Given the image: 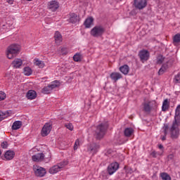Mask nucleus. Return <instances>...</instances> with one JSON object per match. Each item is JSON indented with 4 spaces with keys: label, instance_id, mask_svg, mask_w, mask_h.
<instances>
[{
    "label": "nucleus",
    "instance_id": "nucleus-11",
    "mask_svg": "<svg viewBox=\"0 0 180 180\" xmlns=\"http://www.w3.org/2000/svg\"><path fill=\"white\" fill-rule=\"evenodd\" d=\"M60 8V4L57 1H51L48 3V9L52 12H56Z\"/></svg>",
    "mask_w": 180,
    "mask_h": 180
},
{
    "label": "nucleus",
    "instance_id": "nucleus-40",
    "mask_svg": "<svg viewBox=\"0 0 180 180\" xmlns=\"http://www.w3.org/2000/svg\"><path fill=\"white\" fill-rule=\"evenodd\" d=\"M65 127L68 129V130H70V131H72L74 130V126H72V124L68 123L65 124Z\"/></svg>",
    "mask_w": 180,
    "mask_h": 180
},
{
    "label": "nucleus",
    "instance_id": "nucleus-46",
    "mask_svg": "<svg viewBox=\"0 0 180 180\" xmlns=\"http://www.w3.org/2000/svg\"><path fill=\"white\" fill-rule=\"evenodd\" d=\"M167 159H168V161L171 160H174V154H170L169 155H167Z\"/></svg>",
    "mask_w": 180,
    "mask_h": 180
},
{
    "label": "nucleus",
    "instance_id": "nucleus-7",
    "mask_svg": "<svg viewBox=\"0 0 180 180\" xmlns=\"http://www.w3.org/2000/svg\"><path fill=\"white\" fill-rule=\"evenodd\" d=\"M33 170L36 176H39L40 178L44 176L46 173V169H44V167H41L38 165H34Z\"/></svg>",
    "mask_w": 180,
    "mask_h": 180
},
{
    "label": "nucleus",
    "instance_id": "nucleus-41",
    "mask_svg": "<svg viewBox=\"0 0 180 180\" xmlns=\"http://www.w3.org/2000/svg\"><path fill=\"white\" fill-rule=\"evenodd\" d=\"M174 82L176 84H180V73H178L175 77H174Z\"/></svg>",
    "mask_w": 180,
    "mask_h": 180
},
{
    "label": "nucleus",
    "instance_id": "nucleus-26",
    "mask_svg": "<svg viewBox=\"0 0 180 180\" xmlns=\"http://www.w3.org/2000/svg\"><path fill=\"white\" fill-rule=\"evenodd\" d=\"M168 109H169V102H168V99H165L162 103V112H167Z\"/></svg>",
    "mask_w": 180,
    "mask_h": 180
},
{
    "label": "nucleus",
    "instance_id": "nucleus-20",
    "mask_svg": "<svg viewBox=\"0 0 180 180\" xmlns=\"http://www.w3.org/2000/svg\"><path fill=\"white\" fill-rule=\"evenodd\" d=\"M84 25L85 27L89 29V27H91V26H92V25H94V18L92 17L86 18L84 22Z\"/></svg>",
    "mask_w": 180,
    "mask_h": 180
},
{
    "label": "nucleus",
    "instance_id": "nucleus-43",
    "mask_svg": "<svg viewBox=\"0 0 180 180\" xmlns=\"http://www.w3.org/2000/svg\"><path fill=\"white\" fill-rule=\"evenodd\" d=\"M8 142L7 141H4L3 143H1V148H8Z\"/></svg>",
    "mask_w": 180,
    "mask_h": 180
},
{
    "label": "nucleus",
    "instance_id": "nucleus-36",
    "mask_svg": "<svg viewBox=\"0 0 180 180\" xmlns=\"http://www.w3.org/2000/svg\"><path fill=\"white\" fill-rule=\"evenodd\" d=\"M157 64H161L162 63H164V60H165V58L162 56V55H159L157 57Z\"/></svg>",
    "mask_w": 180,
    "mask_h": 180
},
{
    "label": "nucleus",
    "instance_id": "nucleus-4",
    "mask_svg": "<svg viewBox=\"0 0 180 180\" xmlns=\"http://www.w3.org/2000/svg\"><path fill=\"white\" fill-rule=\"evenodd\" d=\"M143 110L146 113H150L153 109H157L158 105L155 101H146L143 103Z\"/></svg>",
    "mask_w": 180,
    "mask_h": 180
},
{
    "label": "nucleus",
    "instance_id": "nucleus-49",
    "mask_svg": "<svg viewBox=\"0 0 180 180\" xmlns=\"http://www.w3.org/2000/svg\"><path fill=\"white\" fill-rule=\"evenodd\" d=\"M158 148H160V150H162L164 148V146L161 144L158 145Z\"/></svg>",
    "mask_w": 180,
    "mask_h": 180
},
{
    "label": "nucleus",
    "instance_id": "nucleus-21",
    "mask_svg": "<svg viewBox=\"0 0 180 180\" xmlns=\"http://www.w3.org/2000/svg\"><path fill=\"white\" fill-rule=\"evenodd\" d=\"M37 96V94L34 90H29L27 93V99H36Z\"/></svg>",
    "mask_w": 180,
    "mask_h": 180
},
{
    "label": "nucleus",
    "instance_id": "nucleus-1",
    "mask_svg": "<svg viewBox=\"0 0 180 180\" xmlns=\"http://www.w3.org/2000/svg\"><path fill=\"white\" fill-rule=\"evenodd\" d=\"M20 53V45L13 44L7 47L6 56L9 60L15 58Z\"/></svg>",
    "mask_w": 180,
    "mask_h": 180
},
{
    "label": "nucleus",
    "instance_id": "nucleus-2",
    "mask_svg": "<svg viewBox=\"0 0 180 180\" xmlns=\"http://www.w3.org/2000/svg\"><path fill=\"white\" fill-rule=\"evenodd\" d=\"M108 127H109V124L108 122H103L97 126L96 129V137L98 140H101V139H103L105 134H106V130H108Z\"/></svg>",
    "mask_w": 180,
    "mask_h": 180
},
{
    "label": "nucleus",
    "instance_id": "nucleus-23",
    "mask_svg": "<svg viewBox=\"0 0 180 180\" xmlns=\"http://www.w3.org/2000/svg\"><path fill=\"white\" fill-rule=\"evenodd\" d=\"M60 171H61L60 167L56 165L49 169V172L53 175L54 174H57V172H60Z\"/></svg>",
    "mask_w": 180,
    "mask_h": 180
},
{
    "label": "nucleus",
    "instance_id": "nucleus-14",
    "mask_svg": "<svg viewBox=\"0 0 180 180\" xmlns=\"http://www.w3.org/2000/svg\"><path fill=\"white\" fill-rule=\"evenodd\" d=\"M14 157L15 152L13 150H7L4 154L6 161H11V160H13Z\"/></svg>",
    "mask_w": 180,
    "mask_h": 180
},
{
    "label": "nucleus",
    "instance_id": "nucleus-34",
    "mask_svg": "<svg viewBox=\"0 0 180 180\" xmlns=\"http://www.w3.org/2000/svg\"><path fill=\"white\" fill-rule=\"evenodd\" d=\"M178 123H180V114H175L174 122H173V124H176V126H178Z\"/></svg>",
    "mask_w": 180,
    "mask_h": 180
},
{
    "label": "nucleus",
    "instance_id": "nucleus-16",
    "mask_svg": "<svg viewBox=\"0 0 180 180\" xmlns=\"http://www.w3.org/2000/svg\"><path fill=\"white\" fill-rule=\"evenodd\" d=\"M110 77L111 79H112V81H114L115 82H117V81H119V79H122V78H123V76H122V74L116 72H112Z\"/></svg>",
    "mask_w": 180,
    "mask_h": 180
},
{
    "label": "nucleus",
    "instance_id": "nucleus-27",
    "mask_svg": "<svg viewBox=\"0 0 180 180\" xmlns=\"http://www.w3.org/2000/svg\"><path fill=\"white\" fill-rule=\"evenodd\" d=\"M168 67H169L168 64L167 63L163 64L161 68L158 71L159 75H162V74H164V72H165V71L168 70Z\"/></svg>",
    "mask_w": 180,
    "mask_h": 180
},
{
    "label": "nucleus",
    "instance_id": "nucleus-29",
    "mask_svg": "<svg viewBox=\"0 0 180 180\" xmlns=\"http://www.w3.org/2000/svg\"><path fill=\"white\" fill-rule=\"evenodd\" d=\"M60 86V82L58 81L53 82L51 84H49V87L51 90L53 91L55 88H58Z\"/></svg>",
    "mask_w": 180,
    "mask_h": 180
},
{
    "label": "nucleus",
    "instance_id": "nucleus-51",
    "mask_svg": "<svg viewBox=\"0 0 180 180\" xmlns=\"http://www.w3.org/2000/svg\"><path fill=\"white\" fill-rule=\"evenodd\" d=\"M1 154H2V152H1V150H0V156L1 155Z\"/></svg>",
    "mask_w": 180,
    "mask_h": 180
},
{
    "label": "nucleus",
    "instance_id": "nucleus-45",
    "mask_svg": "<svg viewBox=\"0 0 180 180\" xmlns=\"http://www.w3.org/2000/svg\"><path fill=\"white\" fill-rule=\"evenodd\" d=\"M150 155L153 158H157V152H155V150L153 151L150 153Z\"/></svg>",
    "mask_w": 180,
    "mask_h": 180
},
{
    "label": "nucleus",
    "instance_id": "nucleus-50",
    "mask_svg": "<svg viewBox=\"0 0 180 180\" xmlns=\"http://www.w3.org/2000/svg\"><path fill=\"white\" fill-rule=\"evenodd\" d=\"M51 158V155H49V157L46 158V161H50Z\"/></svg>",
    "mask_w": 180,
    "mask_h": 180
},
{
    "label": "nucleus",
    "instance_id": "nucleus-5",
    "mask_svg": "<svg viewBox=\"0 0 180 180\" xmlns=\"http://www.w3.org/2000/svg\"><path fill=\"white\" fill-rule=\"evenodd\" d=\"M51 129H53V123H45V124L41 129V136H42V137H46V136H49V134H50V132L51 131Z\"/></svg>",
    "mask_w": 180,
    "mask_h": 180
},
{
    "label": "nucleus",
    "instance_id": "nucleus-35",
    "mask_svg": "<svg viewBox=\"0 0 180 180\" xmlns=\"http://www.w3.org/2000/svg\"><path fill=\"white\" fill-rule=\"evenodd\" d=\"M50 92H51V89L49 85L44 87V89H42V93L43 94H50Z\"/></svg>",
    "mask_w": 180,
    "mask_h": 180
},
{
    "label": "nucleus",
    "instance_id": "nucleus-30",
    "mask_svg": "<svg viewBox=\"0 0 180 180\" xmlns=\"http://www.w3.org/2000/svg\"><path fill=\"white\" fill-rule=\"evenodd\" d=\"M160 176L162 180H171V176L166 172L161 173Z\"/></svg>",
    "mask_w": 180,
    "mask_h": 180
},
{
    "label": "nucleus",
    "instance_id": "nucleus-8",
    "mask_svg": "<svg viewBox=\"0 0 180 180\" xmlns=\"http://www.w3.org/2000/svg\"><path fill=\"white\" fill-rule=\"evenodd\" d=\"M99 148H101V146H99V143H93L88 145L87 151L89 153H91V154H96V153L99 151Z\"/></svg>",
    "mask_w": 180,
    "mask_h": 180
},
{
    "label": "nucleus",
    "instance_id": "nucleus-9",
    "mask_svg": "<svg viewBox=\"0 0 180 180\" xmlns=\"http://www.w3.org/2000/svg\"><path fill=\"white\" fill-rule=\"evenodd\" d=\"M134 6L136 9H144L147 6V0H134Z\"/></svg>",
    "mask_w": 180,
    "mask_h": 180
},
{
    "label": "nucleus",
    "instance_id": "nucleus-47",
    "mask_svg": "<svg viewBox=\"0 0 180 180\" xmlns=\"http://www.w3.org/2000/svg\"><path fill=\"white\" fill-rule=\"evenodd\" d=\"M8 29H13V22L7 23Z\"/></svg>",
    "mask_w": 180,
    "mask_h": 180
},
{
    "label": "nucleus",
    "instance_id": "nucleus-38",
    "mask_svg": "<svg viewBox=\"0 0 180 180\" xmlns=\"http://www.w3.org/2000/svg\"><path fill=\"white\" fill-rule=\"evenodd\" d=\"M6 117H8V114L0 111V122H2V120H4V119H6Z\"/></svg>",
    "mask_w": 180,
    "mask_h": 180
},
{
    "label": "nucleus",
    "instance_id": "nucleus-42",
    "mask_svg": "<svg viewBox=\"0 0 180 180\" xmlns=\"http://www.w3.org/2000/svg\"><path fill=\"white\" fill-rule=\"evenodd\" d=\"M78 146H79V139H77L75 141V145H74V150L78 149Z\"/></svg>",
    "mask_w": 180,
    "mask_h": 180
},
{
    "label": "nucleus",
    "instance_id": "nucleus-15",
    "mask_svg": "<svg viewBox=\"0 0 180 180\" xmlns=\"http://www.w3.org/2000/svg\"><path fill=\"white\" fill-rule=\"evenodd\" d=\"M78 20H79V17L77 14L75 13H70L68 20L70 23H77Z\"/></svg>",
    "mask_w": 180,
    "mask_h": 180
},
{
    "label": "nucleus",
    "instance_id": "nucleus-17",
    "mask_svg": "<svg viewBox=\"0 0 180 180\" xmlns=\"http://www.w3.org/2000/svg\"><path fill=\"white\" fill-rule=\"evenodd\" d=\"M44 160V153H37L32 156V161L40 162Z\"/></svg>",
    "mask_w": 180,
    "mask_h": 180
},
{
    "label": "nucleus",
    "instance_id": "nucleus-32",
    "mask_svg": "<svg viewBox=\"0 0 180 180\" xmlns=\"http://www.w3.org/2000/svg\"><path fill=\"white\" fill-rule=\"evenodd\" d=\"M32 68H30V67H26L24 68V74L25 75L29 76V75H32Z\"/></svg>",
    "mask_w": 180,
    "mask_h": 180
},
{
    "label": "nucleus",
    "instance_id": "nucleus-28",
    "mask_svg": "<svg viewBox=\"0 0 180 180\" xmlns=\"http://www.w3.org/2000/svg\"><path fill=\"white\" fill-rule=\"evenodd\" d=\"M163 129H164V136H161V140L162 141H165V140L167 139V134H168V125H165L163 127Z\"/></svg>",
    "mask_w": 180,
    "mask_h": 180
},
{
    "label": "nucleus",
    "instance_id": "nucleus-24",
    "mask_svg": "<svg viewBox=\"0 0 180 180\" xmlns=\"http://www.w3.org/2000/svg\"><path fill=\"white\" fill-rule=\"evenodd\" d=\"M22 127V122L21 121H15L13 122L11 129L12 130H19Z\"/></svg>",
    "mask_w": 180,
    "mask_h": 180
},
{
    "label": "nucleus",
    "instance_id": "nucleus-6",
    "mask_svg": "<svg viewBox=\"0 0 180 180\" xmlns=\"http://www.w3.org/2000/svg\"><path fill=\"white\" fill-rule=\"evenodd\" d=\"M138 56L141 63H146V61H148L150 59V52L145 49L140 51Z\"/></svg>",
    "mask_w": 180,
    "mask_h": 180
},
{
    "label": "nucleus",
    "instance_id": "nucleus-33",
    "mask_svg": "<svg viewBox=\"0 0 180 180\" xmlns=\"http://www.w3.org/2000/svg\"><path fill=\"white\" fill-rule=\"evenodd\" d=\"M58 167H59V169H63V168H64V167L68 165V161H63V162H60V163H58Z\"/></svg>",
    "mask_w": 180,
    "mask_h": 180
},
{
    "label": "nucleus",
    "instance_id": "nucleus-22",
    "mask_svg": "<svg viewBox=\"0 0 180 180\" xmlns=\"http://www.w3.org/2000/svg\"><path fill=\"white\" fill-rule=\"evenodd\" d=\"M120 71L124 74V75H127L129 71H130V68H129V65H124L120 68Z\"/></svg>",
    "mask_w": 180,
    "mask_h": 180
},
{
    "label": "nucleus",
    "instance_id": "nucleus-31",
    "mask_svg": "<svg viewBox=\"0 0 180 180\" xmlns=\"http://www.w3.org/2000/svg\"><path fill=\"white\" fill-rule=\"evenodd\" d=\"M173 43L174 44H178V43H180V34H176L174 36Z\"/></svg>",
    "mask_w": 180,
    "mask_h": 180
},
{
    "label": "nucleus",
    "instance_id": "nucleus-44",
    "mask_svg": "<svg viewBox=\"0 0 180 180\" xmlns=\"http://www.w3.org/2000/svg\"><path fill=\"white\" fill-rule=\"evenodd\" d=\"M175 114L176 115H180V105H179L175 110Z\"/></svg>",
    "mask_w": 180,
    "mask_h": 180
},
{
    "label": "nucleus",
    "instance_id": "nucleus-12",
    "mask_svg": "<svg viewBox=\"0 0 180 180\" xmlns=\"http://www.w3.org/2000/svg\"><path fill=\"white\" fill-rule=\"evenodd\" d=\"M178 136H179L178 126L175 124H173L171 128V137L172 139H178Z\"/></svg>",
    "mask_w": 180,
    "mask_h": 180
},
{
    "label": "nucleus",
    "instance_id": "nucleus-48",
    "mask_svg": "<svg viewBox=\"0 0 180 180\" xmlns=\"http://www.w3.org/2000/svg\"><path fill=\"white\" fill-rule=\"evenodd\" d=\"M6 2H8V4H10V5H12V4H13V0H6Z\"/></svg>",
    "mask_w": 180,
    "mask_h": 180
},
{
    "label": "nucleus",
    "instance_id": "nucleus-3",
    "mask_svg": "<svg viewBox=\"0 0 180 180\" xmlns=\"http://www.w3.org/2000/svg\"><path fill=\"white\" fill-rule=\"evenodd\" d=\"M106 32V29L103 27L102 25H96L90 32V34L93 36V37H102L103 34Z\"/></svg>",
    "mask_w": 180,
    "mask_h": 180
},
{
    "label": "nucleus",
    "instance_id": "nucleus-37",
    "mask_svg": "<svg viewBox=\"0 0 180 180\" xmlns=\"http://www.w3.org/2000/svg\"><path fill=\"white\" fill-rule=\"evenodd\" d=\"M73 60L76 63H78V62L81 61V54L76 53L75 55H74Z\"/></svg>",
    "mask_w": 180,
    "mask_h": 180
},
{
    "label": "nucleus",
    "instance_id": "nucleus-39",
    "mask_svg": "<svg viewBox=\"0 0 180 180\" xmlns=\"http://www.w3.org/2000/svg\"><path fill=\"white\" fill-rule=\"evenodd\" d=\"M6 98V94L5 92L0 91V101H5Z\"/></svg>",
    "mask_w": 180,
    "mask_h": 180
},
{
    "label": "nucleus",
    "instance_id": "nucleus-25",
    "mask_svg": "<svg viewBox=\"0 0 180 180\" xmlns=\"http://www.w3.org/2000/svg\"><path fill=\"white\" fill-rule=\"evenodd\" d=\"M134 133V130L133 128H126L124 131V134L125 137H130L131 134Z\"/></svg>",
    "mask_w": 180,
    "mask_h": 180
},
{
    "label": "nucleus",
    "instance_id": "nucleus-18",
    "mask_svg": "<svg viewBox=\"0 0 180 180\" xmlns=\"http://www.w3.org/2000/svg\"><path fill=\"white\" fill-rule=\"evenodd\" d=\"M22 64H23V62L22 61V59H19V58L15 59L12 63V65L13 68H20Z\"/></svg>",
    "mask_w": 180,
    "mask_h": 180
},
{
    "label": "nucleus",
    "instance_id": "nucleus-52",
    "mask_svg": "<svg viewBox=\"0 0 180 180\" xmlns=\"http://www.w3.org/2000/svg\"><path fill=\"white\" fill-rule=\"evenodd\" d=\"M63 50H65V49H62V51H63Z\"/></svg>",
    "mask_w": 180,
    "mask_h": 180
},
{
    "label": "nucleus",
    "instance_id": "nucleus-13",
    "mask_svg": "<svg viewBox=\"0 0 180 180\" xmlns=\"http://www.w3.org/2000/svg\"><path fill=\"white\" fill-rule=\"evenodd\" d=\"M54 39H55V43L57 44V46H60L61 44V41H63V36L60 33V32L56 31L54 34Z\"/></svg>",
    "mask_w": 180,
    "mask_h": 180
},
{
    "label": "nucleus",
    "instance_id": "nucleus-19",
    "mask_svg": "<svg viewBox=\"0 0 180 180\" xmlns=\"http://www.w3.org/2000/svg\"><path fill=\"white\" fill-rule=\"evenodd\" d=\"M34 65H37L39 68H44L46 66V64L44 61L39 60V58H34Z\"/></svg>",
    "mask_w": 180,
    "mask_h": 180
},
{
    "label": "nucleus",
    "instance_id": "nucleus-10",
    "mask_svg": "<svg viewBox=\"0 0 180 180\" xmlns=\"http://www.w3.org/2000/svg\"><path fill=\"white\" fill-rule=\"evenodd\" d=\"M117 169H119V163L112 162L108 167V172L109 175H113Z\"/></svg>",
    "mask_w": 180,
    "mask_h": 180
}]
</instances>
